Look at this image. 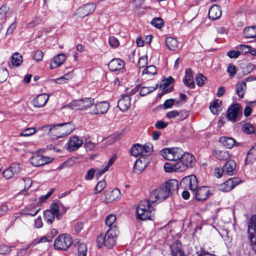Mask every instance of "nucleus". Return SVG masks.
I'll return each mask as SVG.
<instances>
[{
    "instance_id": "1",
    "label": "nucleus",
    "mask_w": 256,
    "mask_h": 256,
    "mask_svg": "<svg viewBox=\"0 0 256 256\" xmlns=\"http://www.w3.org/2000/svg\"><path fill=\"white\" fill-rule=\"evenodd\" d=\"M42 128L44 131H48L52 138L56 140L65 137L72 132L74 129V125L72 122H68L55 126L46 125Z\"/></svg>"
},
{
    "instance_id": "2",
    "label": "nucleus",
    "mask_w": 256,
    "mask_h": 256,
    "mask_svg": "<svg viewBox=\"0 0 256 256\" xmlns=\"http://www.w3.org/2000/svg\"><path fill=\"white\" fill-rule=\"evenodd\" d=\"M155 206L152 204L149 198L141 200L137 206L136 218L142 220H152L154 214Z\"/></svg>"
},
{
    "instance_id": "3",
    "label": "nucleus",
    "mask_w": 256,
    "mask_h": 256,
    "mask_svg": "<svg viewBox=\"0 0 256 256\" xmlns=\"http://www.w3.org/2000/svg\"><path fill=\"white\" fill-rule=\"evenodd\" d=\"M118 233L116 228L113 226L108 230L104 236L99 235L96 240L98 248H102L103 246L108 248L114 246L116 243Z\"/></svg>"
},
{
    "instance_id": "4",
    "label": "nucleus",
    "mask_w": 256,
    "mask_h": 256,
    "mask_svg": "<svg viewBox=\"0 0 256 256\" xmlns=\"http://www.w3.org/2000/svg\"><path fill=\"white\" fill-rule=\"evenodd\" d=\"M183 152L184 151L179 148H166L160 151V154L166 160L178 162L182 156Z\"/></svg>"
},
{
    "instance_id": "5",
    "label": "nucleus",
    "mask_w": 256,
    "mask_h": 256,
    "mask_svg": "<svg viewBox=\"0 0 256 256\" xmlns=\"http://www.w3.org/2000/svg\"><path fill=\"white\" fill-rule=\"evenodd\" d=\"M169 196L164 186H160L153 190L150 194L148 198L150 200L152 204L156 205L158 202L166 199Z\"/></svg>"
},
{
    "instance_id": "6",
    "label": "nucleus",
    "mask_w": 256,
    "mask_h": 256,
    "mask_svg": "<svg viewBox=\"0 0 256 256\" xmlns=\"http://www.w3.org/2000/svg\"><path fill=\"white\" fill-rule=\"evenodd\" d=\"M94 104V99L84 98L73 100L68 104V106L72 110H84L92 106Z\"/></svg>"
},
{
    "instance_id": "7",
    "label": "nucleus",
    "mask_w": 256,
    "mask_h": 256,
    "mask_svg": "<svg viewBox=\"0 0 256 256\" xmlns=\"http://www.w3.org/2000/svg\"><path fill=\"white\" fill-rule=\"evenodd\" d=\"M72 244V239L68 234H62L55 240L54 247L58 250H66Z\"/></svg>"
},
{
    "instance_id": "8",
    "label": "nucleus",
    "mask_w": 256,
    "mask_h": 256,
    "mask_svg": "<svg viewBox=\"0 0 256 256\" xmlns=\"http://www.w3.org/2000/svg\"><path fill=\"white\" fill-rule=\"evenodd\" d=\"M248 233V239L252 246L253 250L256 252V216L254 215L250 217L249 220Z\"/></svg>"
},
{
    "instance_id": "9",
    "label": "nucleus",
    "mask_w": 256,
    "mask_h": 256,
    "mask_svg": "<svg viewBox=\"0 0 256 256\" xmlns=\"http://www.w3.org/2000/svg\"><path fill=\"white\" fill-rule=\"evenodd\" d=\"M198 180L196 176L192 174L184 178L180 182V186L190 190L192 192L198 188Z\"/></svg>"
},
{
    "instance_id": "10",
    "label": "nucleus",
    "mask_w": 256,
    "mask_h": 256,
    "mask_svg": "<svg viewBox=\"0 0 256 256\" xmlns=\"http://www.w3.org/2000/svg\"><path fill=\"white\" fill-rule=\"evenodd\" d=\"M194 157L188 152H183L182 156L178 162L182 172L189 167H192L194 162Z\"/></svg>"
},
{
    "instance_id": "11",
    "label": "nucleus",
    "mask_w": 256,
    "mask_h": 256,
    "mask_svg": "<svg viewBox=\"0 0 256 256\" xmlns=\"http://www.w3.org/2000/svg\"><path fill=\"white\" fill-rule=\"evenodd\" d=\"M238 178H233L228 179L226 182L219 186V189L222 192H227L233 189L236 186L240 183Z\"/></svg>"
},
{
    "instance_id": "12",
    "label": "nucleus",
    "mask_w": 256,
    "mask_h": 256,
    "mask_svg": "<svg viewBox=\"0 0 256 256\" xmlns=\"http://www.w3.org/2000/svg\"><path fill=\"white\" fill-rule=\"evenodd\" d=\"M82 144V139L76 136H72L68 142L67 149L70 152L75 151L80 148Z\"/></svg>"
},
{
    "instance_id": "13",
    "label": "nucleus",
    "mask_w": 256,
    "mask_h": 256,
    "mask_svg": "<svg viewBox=\"0 0 256 256\" xmlns=\"http://www.w3.org/2000/svg\"><path fill=\"white\" fill-rule=\"evenodd\" d=\"M96 8V4L93 3L88 4L78 9L76 14L80 18L92 13Z\"/></svg>"
},
{
    "instance_id": "14",
    "label": "nucleus",
    "mask_w": 256,
    "mask_h": 256,
    "mask_svg": "<svg viewBox=\"0 0 256 256\" xmlns=\"http://www.w3.org/2000/svg\"><path fill=\"white\" fill-rule=\"evenodd\" d=\"M16 13L8 6L4 5L0 8V20L16 19Z\"/></svg>"
},
{
    "instance_id": "15",
    "label": "nucleus",
    "mask_w": 256,
    "mask_h": 256,
    "mask_svg": "<svg viewBox=\"0 0 256 256\" xmlns=\"http://www.w3.org/2000/svg\"><path fill=\"white\" fill-rule=\"evenodd\" d=\"M192 193L198 200H206L210 196V190L206 186H202L196 188Z\"/></svg>"
},
{
    "instance_id": "16",
    "label": "nucleus",
    "mask_w": 256,
    "mask_h": 256,
    "mask_svg": "<svg viewBox=\"0 0 256 256\" xmlns=\"http://www.w3.org/2000/svg\"><path fill=\"white\" fill-rule=\"evenodd\" d=\"M104 194L105 202L108 203L119 199L120 196V192L118 188H114L112 190H106Z\"/></svg>"
},
{
    "instance_id": "17",
    "label": "nucleus",
    "mask_w": 256,
    "mask_h": 256,
    "mask_svg": "<svg viewBox=\"0 0 256 256\" xmlns=\"http://www.w3.org/2000/svg\"><path fill=\"white\" fill-rule=\"evenodd\" d=\"M66 56L64 54H59L55 56L50 61V68L54 70L60 67L66 61Z\"/></svg>"
},
{
    "instance_id": "18",
    "label": "nucleus",
    "mask_w": 256,
    "mask_h": 256,
    "mask_svg": "<svg viewBox=\"0 0 256 256\" xmlns=\"http://www.w3.org/2000/svg\"><path fill=\"white\" fill-rule=\"evenodd\" d=\"M109 104L106 102L96 104L92 110L90 112L92 114H102L106 113L109 109Z\"/></svg>"
},
{
    "instance_id": "19",
    "label": "nucleus",
    "mask_w": 256,
    "mask_h": 256,
    "mask_svg": "<svg viewBox=\"0 0 256 256\" xmlns=\"http://www.w3.org/2000/svg\"><path fill=\"white\" fill-rule=\"evenodd\" d=\"M52 160L50 158L45 157L41 155H36L31 158L30 162L32 166L38 167L47 164Z\"/></svg>"
},
{
    "instance_id": "20",
    "label": "nucleus",
    "mask_w": 256,
    "mask_h": 256,
    "mask_svg": "<svg viewBox=\"0 0 256 256\" xmlns=\"http://www.w3.org/2000/svg\"><path fill=\"white\" fill-rule=\"evenodd\" d=\"M148 162L144 156L139 158L134 162L133 170L137 174L141 173L146 167Z\"/></svg>"
},
{
    "instance_id": "21",
    "label": "nucleus",
    "mask_w": 256,
    "mask_h": 256,
    "mask_svg": "<svg viewBox=\"0 0 256 256\" xmlns=\"http://www.w3.org/2000/svg\"><path fill=\"white\" fill-rule=\"evenodd\" d=\"M50 96L46 94L38 95L32 101V104L36 108H42L48 102Z\"/></svg>"
},
{
    "instance_id": "22",
    "label": "nucleus",
    "mask_w": 256,
    "mask_h": 256,
    "mask_svg": "<svg viewBox=\"0 0 256 256\" xmlns=\"http://www.w3.org/2000/svg\"><path fill=\"white\" fill-rule=\"evenodd\" d=\"M240 106L238 104L232 105L227 110V118L231 121H236L240 112Z\"/></svg>"
},
{
    "instance_id": "23",
    "label": "nucleus",
    "mask_w": 256,
    "mask_h": 256,
    "mask_svg": "<svg viewBox=\"0 0 256 256\" xmlns=\"http://www.w3.org/2000/svg\"><path fill=\"white\" fill-rule=\"evenodd\" d=\"M125 64L124 61L120 58H114L108 64V66L110 70L112 72L118 71L122 69Z\"/></svg>"
},
{
    "instance_id": "24",
    "label": "nucleus",
    "mask_w": 256,
    "mask_h": 256,
    "mask_svg": "<svg viewBox=\"0 0 256 256\" xmlns=\"http://www.w3.org/2000/svg\"><path fill=\"white\" fill-rule=\"evenodd\" d=\"M118 106L121 111L124 112L128 110L130 106V98L126 95L122 96L118 102Z\"/></svg>"
},
{
    "instance_id": "25",
    "label": "nucleus",
    "mask_w": 256,
    "mask_h": 256,
    "mask_svg": "<svg viewBox=\"0 0 256 256\" xmlns=\"http://www.w3.org/2000/svg\"><path fill=\"white\" fill-rule=\"evenodd\" d=\"M52 205V211L57 212L56 218L60 219L62 216L66 212L68 208L61 202L54 203Z\"/></svg>"
},
{
    "instance_id": "26",
    "label": "nucleus",
    "mask_w": 256,
    "mask_h": 256,
    "mask_svg": "<svg viewBox=\"0 0 256 256\" xmlns=\"http://www.w3.org/2000/svg\"><path fill=\"white\" fill-rule=\"evenodd\" d=\"M236 162L233 160H230L226 162L224 166V172L228 175L232 176L236 174Z\"/></svg>"
},
{
    "instance_id": "27",
    "label": "nucleus",
    "mask_w": 256,
    "mask_h": 256,
    "mask_svg": "<svg viewBox=\"0 0 256 256\" xmlns=\"http://www.w3.org/2000/svg\"><path fill=\"white\" fill-rule=\"evenodd\" d=\"M164 168L165 172H182L178 162H166L164 164Z\"/></svg>"
},
{
    "instance_id": "28",
    "label": "nucleus",
    "mask_w": 256,
    "mask_h": 256,
    "mask_svg": "<svg viewBox=\"0 0 256 256\" xmlns=\"http://www.w3.org/2000/svg\"><path fill=\"white\" fill-rule=\"evenodd\" d=\"M185 74V76L183 78L184 84L190 88H194V82L192 70L190 69L186 70Z\"/></svg>"
},
{
    "instance_id": "29",
    "label": "nucleus",
    "mask_w": 256,
    "mask_h": 256,
    "mask_svg": "<svg viewBox=\"0 0 256 256\" xmlns=\"http://www.w3.org/2000/svg\"><path fill=\"white\" fill-rule=\"evenodd\" d=\"M222 15V12L219 6L214 4L209 10L208 17L210 19L216 20L219 18Z\"/></svg>"
},
{
    "instance_id": "30",
    "label": "nucleus",
    "mask_w": 256,
    "mask_h": 256,
    "mask_svg": "<svg viewBox=\"0 0 256 256\" xmlns=\"http://www.w3.org/2000/svg\"><path fill=\"white\" fill-rule=\"evenodd\" d=\"M170 195V193L176 192L178 188V182L176 180H170L165 185H163Z\"/></svg>"
},
{
    "instance_id": "31",
    "label": "nucleus",
    "mask_w": 256,
    "mask_h": 256,
    "mask_svg": "<svg viewBox=\"0 0 256 256\" xmlns=\"http://www.w3.org/2000/svg\"><path fill=\"white\" fill-rule=\"evenodd\" d=\"M172 256H185L184 252L182 250L180 242L176 241L170 246Z\"/></svg>"
},
{
    "instance_id": "32",
    "label": "nucleus",
    "mask_w": 256,
    "mask_h": 256,
    "mask_svg": "<svg viewBox=\"0 0 256 256\" xmlns=\"http://www.w3.org/2000/svg\"><path fill=\"white\" fill-rule=\"evenodd\" d=\"M52 209V205L50 206V210H47L44 212V218L49 224L52 223L55 217L56 218L57 216V212H53Z\"/></svg>"
},
{
    "instance_id": "33",
    "label": "nucleus",
    "mask_w": 256,
    "mask_h": 256,
    "mask_svg": "<svg viewBox=\"0 0 256 256\" xmlns=\"http://www.w3.org/2000/svg\"><path fill=\"white\" fill-rule=\"evenodd\" d=\"M166 45L170 50H176L178 48L177 40L172 37H168L165 40Z\"/></svg>"
},
{
    "instance_id": "34",
    "label": "nucleus",
    "mask_w": 256,
    "mask_h": 256,
    "mask_svg": "<svg viewBox=\"0 0 256 256\" xmlns=\"http://www.w3.org/2000/svg\"><path fill=\"white\" fill-rule=\"evenodd\" d=\"M40 208L38 204H32L28 206L24 210V214L31 216H36Z\"/></svg>"
},
{
    "instance_id": "35",
    "label": "nucleus",
    "mask_w": 256,
    "mask_h": 256,
    "mask_svg": "<svg viewBox=\"0 0 256 256\" xmlns=\"http://www.w3.org/2000/svg\"><path fill=\"white\" fill-rule=\"evenodd\" d=\"M219 141L224 146L228 148H232L236 144L234 140L232 138L221 137Z\"/></svg>"
},
{
    "instance_id": "36",
    "label": "nucleus",
    "mask_w": 256,
    "mask_h": 256,
    "mask_svg": "<svg viewBox=\"0 0 256 256\" xmlns=\"http://www.w3.org/2000/svg\"><path fill=\"white\" fill-rule=\"evenodd\" d=\"M255 161H256V144L252 147L248 152L246 159V162L249 164Z\"/></svg>"
},
{
    "instance_id": "37",
    "label": "nucleus",
    "mask_w": 256,
    "mask_h": 256,
    "mask_svg": "<svg viewBox=\"0 0 256 256\" xmlns=\"http://www.w3.org/2000/svg\"><path fill=\"white\" fill-rule=\"evenodd\" d=\"M214 156L216 158L221 160H226L230 157V155L228 151L220 150H216L214 152Z\"/></svg>"
},
{
    "instance_id": "38",
    "label": "nucleus",
    "mask_w": 256,
    "mask_h": 256,
    "mask_svg": "<svg viewBox=\"0 0 256 256\" xmlns=\"http://www.w3.org/2000/svg\"><path fill=\"white\" fill-rule=\"evenodd\" d=\"M244 36L247 38H252L256 37V26H249L244 28Z\"/></svg>"
},
{
    "instance_id": "39",
    "label": "nucleus",
    "mask_w": 256,
    "mask_h": 256,
    "mask_svg": "<svg viewBox=\"0 0 256 256\" xmlns=\"http://www.w3.org/2000/svg\"><path fill=\"white\" fill-rule=\"evenodd\" d=\"M11 62L13 66H18L22 62V58L18 52L14 53L11 57Z\"/></svg>"
},
{
    "instance_id": "40",
    "label": "nucleus",
    "mask_w": 256,
    "mask_h": 256,
    "mask_svg": "<svg viewBox=\"0 0 256 256\" xmlns=\"http://www.w3.org/2000/svg\"><path fill=\"white\" fill-rule=\"evenodd\" d=\"M222 101L219 100H216L213 102L210 106V109L213 114H216L220 110Z\"/></svg>"
},
{
    "instance_id": "41",
    "label": "nucleus",
    "mask_w": 256,
    "mask_h": 256,
    "mask_svg": "<svg viewBox=\"0 0 256 256\" xmlns=\"http://www.w3.org/2000/svg\"><path fill=\"white\" fill-rule=\"evenodd\" d=\"M246 90V84L244 82H238L236 86V92L239 97L243 98Z\"/></svg>"
},
{
    "instance_id": "42",
    "label": "nucleus",
    "mask_w": 256,
    "mask_h": 256,
    "mask_svg": "<svg viewBox=\"0 0 256 256\" xmlns=\"http://www.w3.org/2000/svg\"><path fill=\"white\" fill-rule=\"evenodd\" d=\"M142 154V156L149 155L152 150V146L150 143H146L144 145L141 144Z\"/></svg>"
},
{
    "instance_id": "43",
    "label": "nucleus",
    "mask_w": 256,
    "mask_h": 256,
    "mask_svg": "<svg viewBox=\"0 0 256 256\" xmlns=\"http://www.w3.org/2000/svg\"><path fill=\"white\" fill-rule=\"evenodd\" d=\"M72 78V74L69 73L66 74L65 75L60 78L54 79L52 81L56 84H62L67 83Z\"/></svg>"
},
{
    "instance_id": "44",
    "label": "nucleus",
    "mask_w": 256,
    "mask_h": 256,
    "mask_svg": "<svg viewBox=\"0 0 256 256\" xmlns=\"http://www.w3.org/2000/svg\"><path fill=\"white\" fill-rule=\"evenodd\" d=\"M158 87V86L157 84L155 86H143L140 89V94L142 96H145L156 90Z\"/></svg>"
},
{
    "instance_id": "45",
    "label": "nucleus",
    "mask_w": 256,
    "mask_h": 256,
    "mask_svg": "<svg viewBox=\"0 0 256 256\" xmlns=\"http://www.w3.org/2000/svg\"><path fill=\"white\" fill-rule=\"evenodd\" d=\"M141 144H134L131 148L132 155L134 156H138L142 154Z\"/></svg>"
},
{
    "instance_id": "46",
    "label": "nucleus",
    "mask_w": 256,
    "mask_h": 256,
    "mask_svg": "<svg viewBox=\"0 0 256 256\" xmlns=\"http://www.w3.org/2000/svg\"><path fill=\"white\" fill-rule=\"evenodd\" d=\"M151 24L157 28H161L164 26L163 20L160 18H154L151 21Z\"/></svg>"
},
{
    "instance_id": "47",
    "label": "nucleus",
    "mask_w": 256,
    "mask_h": 256,
    "mask_svg": "<svg viewBox=\"0 0 256 256\" xmlns=\"http://www.w3.org/2000/svg\"><path fill=\"white\" fill-rule=\"evenodd\" d=\"M206 80V78L202 74H198L196 76V81L198 86H202Z\"/></svg>"
},
{
    "instance_id": "48",
    "label": "nucleus",
    "mask_w": 256,
    "mask_h": 256,
    "mask_svg": "<svg viewBox=\"0 0 256 256\" xmlns=\"http://www.w3.org/2000/svg\"><path fill=\"white\" fill-rule=\"evenodd\" d=\"M87 246L85 244H80L78 248V256H86Z\"/></svg>"
},
{
    "instance_id": "49",
    "label": "nucleus",
    "mask_w": 256,
    "mask_h": 256,
    "mask_svg": "<svg viewBox=\"0 0 256 256\" xmlns=\"http://www.w3.org/2000/svg\"><path fill=\"white\" fill-rule=\"evenodd\" d=\"M116 220V216L114 214H110L106 218L105 223L108 226H112Z\"/></svg>"
},
{
    "instance_id": "50",
    "label": "nucleus",
    "mask_w": 256,
    "mask_h": 256,
    "mask_svg": "<svg viewBox=\"0 0 256 256\" xmlns=\"http://www.w3.org/2000/svg\"><path fill=\"white\" fill-rule=\"evenodd\" d=\"M255 128L250 124H246L242 126V131L246 134H251L254 132Z\"/></svg>"
},
{
    "instance_id": "51",
    "label": "nucleus",
    "mask_w": 256,
    "mask_h": 256,
    "mask_svg": "<svg viewBox=\"0 0 256 256\" xmlns=\"http://www.w3.org/2000/svg\"><path fill=\"white\" fill-rule=\"evenodd\" d=\"M142 74H150V75H154L156 74V69L154 66H150L144 69Z\"/></svg>"
},
{
    "instance_id": "52",
    "label": "nucleus",
    "mask_w": 256,
    "mask_h": 256,
    "mask_svg": "<svg viewBox=\"0 0 256 256\" xmlns=\"http://www.w3.org/2000/svg\"><path fill=\"white\" fill-rule=\"evenodd\" d=\"M106 184L105 181L101 180L98 182L96 187H95V191L96 193H99L101 192L106 187Z\"/></svg>"
},
{
    "instance_id": "53",
    "label": "nucleus",
    "mask_w": 256,
    "mask_h": 256,
    "mask_svg": "<svg viewBox=\"0 0 256 256\" xmlns=\"http://www.w3.org/2000/svg\"><path fill=\"white\" fill-rule=\"evenodd\" d=\"M8 76V72L6 68L0 69V82H4Z\"/></svg>"
},
{
    "instance_id": "54",
    "label": "nucleus",
    "mask_w": 256,
    "mask_h": 256,
    "mask_svg": "<svg viewBox=\"0 0 256 256\" xmlns=\"http://www.w3.org/2000/svg\"><path fill=\"white\" fill-rule=\"evenodd\" d=\"M14 22L8 26L6 30V34H10L13 33L16 27V19H12Z\"/></svg>"
},
{
    "instance_id": "55",
    "label": "nucleus",
    "mask_w": 256,
    "mask_h": 256,
    "mask_svg": "<svg viewBox=\"0 0 256 256\" xmlns=\"http://www.w3.org/2000/svg\"><path fill=\"white\" fill-rule=\"evenodd\" d=\"M148 58L146 56H143L140 58L138 65L140 68H144L147 64Z\"/></svg>"
},
{
    "instance_id": "56",
    "label": "nucleus",
    "mask_w": 256,
    "mask_h": 256,
    "mask_svg": "<svg viewBox=\"0 0 256 256\" xmlns=\"http://www.w3.org/2000/svg\"><path fill=\"white\" fill-rule=\"evenodd\" d=\"M2 174L4 177L7 180L12 178L14 174L12 172V169L10 168L4 170Z\"/></svg>"
},
{
    "instance_id": "57",
    "label": "nucleus",
    "mask_w": 256,
    "mask_h": 256,
    "mask_svg": "<svg viewBox=\"0 0 256 256\" xmlns=\"http://www.w3.org/2000/svg\"><path fill=\"white\" fill-rule=\"evenodd\" d=\"M108 42L110 45L113 48H116L120 44L118 40L114 36H110L109 38Z\"/></svg>"
},
{
    "instance_id": "58",
    "label": "nucleus",
    "mask_w": 256,
    "mask_h": 256,
    "mask_svg": "<svg viewBox=\"0 0 256 256\" xmlns=\"http://www.w3.org/2000/svg\"><path fill=\"white\" fill-rule=\"evenodd\" d=\"M36 132V130L33 128H28L22 132V135L24 136H28L34 134Z\"/></svg>"
},
{
    "instance_id": "59",
    "label": "nucleus",
    "mask_w": 256,
    "mask_h": 256,
    "mask_svg": "<svg viewBox=\"0 0 256 256\" xmlns=\"http://www.w3.org/2000/svg\"><path fill=\"white\" fill-rule=\"evenodd\" d=\"M178 120H182L186 119L188 116V112L185 110H182L178 112Z\"/></svg>"
},
{
    "instance_id": "60",
    "label": "nucleus",
    "mask_w": 256,
    "mask_h": 256,
    "mask_svg": "<svg viewBox=\"0 0 256 256\" xmlns=\"http://www.w3.org/2000/svg\"><path fill=\"white\" fill-rule=\"evenodd\" d=\"M116 159V155H114L108 161L107 164L106 166H103V168L106 170V171L108 170L110 167L114 162Z\"/></svg>"
},
{
    "instance_id": "61",
    "label": "nucleus",
    "mask_w": 256,
    "mask_h": 256,
    "mask_svg": "<svg viewBox=\"0 0 256 256\" xmlns=\"http://www.w3.org/2000/svg\"><path fill=\"white\" fill-rule=\"evenodd\" d=\"M116 159V155H114L108 161L107 164L106 166H103V168L106 170V171L108 170L110 167L114 162Z\"/></svg>"
},
{
    "instance_id": "62",
    "label": "nucleus",
    "mask_w": 256,
    "mask_h": 256,
    "mask_svg": "<svg viewBox=\"0 0 256 256\" xmlns=\"http://www.w3.org/2000/svg\"><path fill=\"white\" fill-rule=\"evenodd\" d=\"M116 159V155H114L108 161L107 164L106 166H103V168L106 170V171L108 170L110 167L114 162Z\"/></svg>"
},
{
    "instance_id": "63",
    "label": "nucleus",
    "mask_w": 256,
    "mask_h": 256,
    "mask_svg": "<svg viewBox=\"0 0 256 256\" xmlns=\"http://www.w3.org/2000/svg\"><path fill=\"white\" fill-rule=\"evenodd\" d=\"M238 48L241 50L242 53V54H247L249 52V51L250 50V46H248L247 45L241 44L240 45Z\"/></svg>"
},
{
    "instance_id": "64",
    "label": "nucleus",
    "mask_w": 256,
    "mask_h": 256,
    "mask_svg": "<svg viewBox=\"0 0 256 256\" xmlns=\"http://www.w3.org/2000/svg\"><path fill=\"white\" fill-rule=\"evenodd\" d=\"M94 173L95 170L94 168L89 170L85 176V179L86 180H92L94 176Z\"/></svg>"
}]
</instances>
